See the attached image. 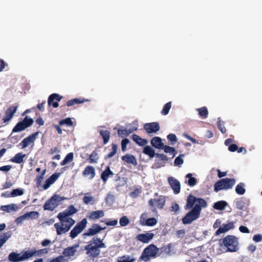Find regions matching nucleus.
<instances>
[{
    "mask_svg": "<svg viewBox=\"0 0 262 262\" xmlns=\"http://www.w3.org/2000/svg\"><path fill=\"white\" fill-rule=\"evenodd\" d=\"M84 248L88 256L92 259H94L100 255L101 249H105L106 246L103 242V238L101 239L97 236H94Z\"/></svg>",
    "mask_w": 262,
    "mask_h": 262,
    "instance_id": "obj_1",
    "label": "nucleus"
},
{
    "mask_svg": "<svg viewBox=\"0 0 262 262\" xmlns=\"http://www.w3.org/2000/svg\"><path fill=\"white\" fill-rule=\"evenodd\" d=\"M45 249L36 250L32 249L31 251H26L21 253H17L15 252H12L9 254L8 259L11 262H19L28 259L32 256H40L42 251Z\"/></svg>",
    "mask_w": 262,
    "mask_h": 262,
    "instance_id": "obj_2",
    "label": "nucleus"
},
{
    "mask_svg": "<svg viewBox=\"0 0 262 262\" xmlns=\"http://www.w3.org/2000/svg\"><path fill=\"white\" fill-rule=\"evenodd\" d=\"M196 205L202 209V208L207 207V203L204 199L198 198L192 194H189L187 197L186 203L184 206L185 210L192 209L194 206Z\"/></svg>",
    "mask_w": 262,
    "mask_h": 262,
    "instance_id": "obj_3",
    "label": "nucleus"
},
{
    "mask_svg": "<svg viewBox=\"0 0 262 262\" xmlns=\"http://www.w3.org/2000/svg\"><path fill=\"white\" fill-rule=\"evenodd\" d=\"M202 209L199 206H194L182 218V223L185 224H189L194 221L198 219L200 216Z\"/></svg>",
    "mask_w": 262,
    "mask_h": 262,
    "instance_id": "obj_4",
    "label": "nucleus"
},
{
    "mask_svg": "<svg viewBox=\"0 0 262 262\" xmlns=\"http://www.w3.org/2000/svg\"><path fill=\"white\" fill-rule=\"evenodd\" d=\"M235 183L233 178H224L218 181L215 183L214 190L215 192L223 189H229L232 188Z\"/></svg>",
    "mask_w": 262,
    "mask_h": 262,
    "instance_id": "obj_5",
    "label": "nucleus"
},
{
    "mask_svg": "<svg viewBox=\"0 0 262 262\" xmlns=\"http://www.w3.org/2000/svg\"><path fill=\"white\" fill-rule=\"evenodd\" d=\"M159 249L155 245L150 244L144 249L140 259L147 262L150 260V257H155Z\"/></svg>",
    "mask_w": 262,
    "mask_h": 262,
    "instance_id": "obj_6",
    "label": "nucleus"
},
{
    "mask_svg": "<svg viewBox=\"0 0 262 262\" xmlns=\"http://www.w3.org/2000/svg\"><path fill=\"white\" fill-rule=\"evenodd\" d=\"M65 199L66 198L64 196L54 194L45 202L43 209L45 210L53 211L58 206L59 203Z\"/></svg>",
    "mask_w": 262,
    "mask_h": 262,
    "instance_id": "obj_7",
    "label": "nucleus"
},
{
    "mask_svg": "<svg viewBox=\"0 0 262 262\" xmlns=\"http://www.w3.org/2000/svg\"><path fill=\"white\" fill-rule=\"evenodd\" d=\"M223 243L227 248V251L236 252L238 250L237 242L234 236H226L223 239Z\"/></svg>",
    "mask_w": 262,
    "mask_h": 262,
    "instance_id": "obj_8",
    "label": "nucleus"
},
{
    "mask_svg": "<svg viewBox=\"0 0 262 262\" xmlns=\"http://www.w3.org/2000/svg\"><path fill=\"white\" fill-rule=\"evenodd\" d=\"M88 224L86 219H83L80 222L77 223L75 226L70 232V236L72 238H75L79 234L81 233L85 229Z\"/></svg>",
    "mask_w": 262,
    "mask_h": 262,
    "instance_id": "obj_9",
    "label": "nucleus"
},
{
    "mask_svg": "<svg viewBox=\"0 0 262 262\" xmlns=\"http://www.w3.org/2000/svg\"><path fill=\"white\" fill-rule=\"evenodd\" d=\"M105 228V227H102L98 224H93L92 225L91 228L88 229L86 232L83 234V236H94L100 233L101 231L104 230Z\"/></svg>",
    "mask_w": 262,
    "mask_h": 262,
    "instance_id": "obj_10",
    "label": "nucleus"
},
{
    "mask_svg": "<svg viewBox=\"0 0 262 262\" xmlns=\"http://www.w3.org/2000/svg\"><path fill=\"white\" fill-rule=\"evenodd\" d=\"M147 213H143L140 217V223L142 226H153L157 223V220L155 217H150L147 219Z\"/></svg>",
    "mask_w": 262,
    "mask_h": 262,
    "instance_id": "obj_11",
    "label": "nucleus"
},
{
    "mask_svg": "<svg viewBox=\"0 0 262 262\" xmlns=\"http://www.w3.org/2000/svg\"><path fill=\"white\" fill-rule=\"evenodd\" d=\"M77 212V209L74 205H70L64 211L58 213L57 217L59 221H63L64 218L70 217Z\"/></svg>",
    "mask_w": 262,
    "mask_h": 262,
    "instance_id": "obj_12",
    "label": "nucleus"
},
{
    "mask_svg": "<svg viewBox=\"0 0 262 262\" xmlns=\"http://www.w3.org/2000/svg\"><path fill=\"white\" fill-rule=\"evenodd\" d=\"M148 205L151 207H154L156 206L159 209H162L165 203V196L163 195H160L157 199H151L148 201Z\"/></svg>",
    "mask_w": 262,
    "mask_h": 262,
    "instance_id": "obj_13",
    "label": "nucleus"
},
{
    "mask_svg": "<svg viewBox=\"0 0 262 262\" xmlns=\"http://www.w3.org/2000/svg\"><path fill=\"white\" fill-rule=\"evenodd\" d=\"M167 180L173 193L175 194H179L181 191V184L180 182L172 177H168Z\"/></svg>",
    "mask_w": 262,
    "mask_h": 262,
    "instance_id": "obj_14",
    "label": "nucleus"
},
{
    "mask_svg": "<svg viewBox=\"0 0 262 262\" xmlns=\"http://www.w3.org/2000/svg\"><path fill=\"white\" fill-rule=\"evenodd\" d=\"M62 98V96L57 93H53L50 95L48 98V105L52 106L54 108H57L59 106L58 102Z\"/></svg>",
    "mask_w": 262,
    "mask_h": 262,
    "instance_id": "obj_15",
    "label": "nucleus"
},
{
    "mask_svg": "<svg viewBox=\"0 0 262 262\" xmlns=\"http://www.w3.org/2000/svg\"><path fill=\"white\" fill-rule=\"evenodd\" d=\"M144 129L148 134L156 133L160 130V127L158 122H153L144 124Z\"/></svg>",
    "mask_w": 262,
    "mask_h": 262,
    "instance_id": "obj_16",
    "label": "nucleus"
},
{
    "mask_svg": "<svg viewBox=\"0 0 262 262\" xmlns=\"http://www.w3.org/2000/svg\"><path fill=\"white\" fill-rule=\"evenodd\" d=\"M54 226L56 230L57 235H61L66 233L69 231L72 227L67 223L64 225L62 222L55 223Z\"/></svg>",
    "mask_w": 262,
    "mask_h": 262,
    "instance_id": "obj_17",
    "label": "nucleus"
},
{
    "mask_svg": "<svg viewBox=\"0 0 262 262\" xmlns=\"http://www.w3.org/2000/svg\"><path fill=\"white\" fill-rule=\"evenodd\" d=\"M38 132H37L29 136L28 137L25 138L20 143L19 145L21 146V148H26L31 143H34L35 140L38 134Z\"/></svg>",
    "mask_w": 262,
    "mask_h": 262,
    "instance_id": "obj_18",
    "label": "nucleus"
},
{
    "mask_svg": "<svg viewBox=\"0 0 262 262\" xmlns=\"http://www.w3.org/2000/svg\"><path fill=\"white\" fill-rule=\"evenodd\" d=\"M18 106H11L8 108L5 112V116L3 118L4 123L8 122L13 117L16 113Z\"/></svg>",
    "mask_w": 262,
    "mask_h": 262,
    "instance_id": "obj_19",
    "label": "nucleus"
},
{
    "mask_svg": "<svg viewBox=\"0 0 262 262\" xmlns=\"http://www.w3.org/2000/svg\"><path fill=\"white\" fill-rule=\"evenodd\" d=\"M154 236L153 233L148 232L145 233L139 234L136 236L137 240L143 243H148Z\"/></svg>",
    "mask_w": 262,
    "mask_h": 262,
    "instance_id": "obj_20",
    "label": "nucleus"
},
{
    "mask_svg": "<svg viewBox=\"0 0 262 262\" xmlns=\"http://www.w3.org/2000/svg\"><path fill=\"white\" fill-rule=\"evenodd\" d=\"M82 175L89 179H93L96 175L95 168L91 165L86 166L82 172Z\"/></svg>",
    "mask_w": 262,
    "mask_h": 262,
    "instance_id": "obj_21",
    "label": "nucleus"
},
{
    "mask_svg": "<svg viewBox=\"0 0 262 262\" xmlns=\"http://www.w3.org/2000/svg\"><path fill=\"white\" fill-rule=\"evenodd\" d=\"M235 205L238 210H243L249 205V201L244 198L236 199L235 201Z\"/></svg>",
    "mask_w": 262,
    "mask_h": 262,
    "instance_id": "obj_22",
    "label": "nucleus"
},
{
    "mask_svg": "<svg viewBox=\"0 0 262 262\" xmlns=\"http://www.w3.org/2000/svg\"><path fill=\"white\" fill-rule=\"evenodd\" d=\"M60 175L59 173H54L52 175H51L49 178H48L46 181L45 183L43 185V188L45 190L47 189L49 187L53 184L56 180L58 179Z\"/></svg>",
    "mask_w": 262,
    "mask_h": 262,
    "instance_id": "obj_23",
    "label": "nucleus"
},
{
    "mask_svg": "<svg viewBox=\"0 0 262 262\" xmlns=\"http://www.w3.org/2000/svg\"><path fill=\"white\" fill-rule=\"evenodd\" d=\"M234 228V223L233 222H230L226 224H223V225L220 227L216 231L215 234L216 235H220L221 233H225L230 229Z\"/></svg>",
    "mask_w": 262,
    "mask_h": 262,
    "instance_id": "obj_24",
    "label": "nucleus"
},
{
    "mask_svg": "<svg viewBox=\"0 0 262 262\" xmlns=\"http://www.w3.org/2000/svg\"><path fill=\"white\" fill-rule=\"evenodd\" d=\"M114 175L113 172L111 170L109 166L105 167L104 171L101 174V179H102L104 184L106 183L108 178L113 177Z\"/></svg>",
    "mask_w": 262,
    "mask_h": 262,
    "instance_id": "obj_25",
    "label": "nucleus"
},
{
    "mask_svg": "<svg viewBox=\"0 0 262 262\" xmlns=\"http://www.w3.org/2000/svg\"><path fill=\"white\" fill-rule=\"evenodd\" d=\"M78 247V245H75L72 247H68L65 248L62 252L63 256L67 257L73 256L75 255L76 252V248Z\"/></svg>",
    "mask_w": 262,
    "mask_h": 262,
    "instance_id": "obj_26",
    "label": "nucleus"
},
{
    "mask_svg": "<svg viewBox=\"0 0 262 262\" xmlns=\"http://www.w3.org/2000/svg\"><path fill=\"white\" fill-rule=\"evenodd\" d=\"M133 140L138 145L143 146L148 143V141L146 139H142L140 136L136 134H134L132 136Z\"/></svg>",
    "mask_w": 262,
    "mask_h": 262,
    "instance_id": "obj_27",
    "label": "nucleus"
},
{
    "mask_svg": "<svg viewBox=\"0 0 262 262\" xmlns=\"http://www.w3.org/2000/svg\"><path fill=\"white\" fill-rule=\"evenodd\" d=\"M88 101V99H86L84 98H76L68 100L66 103V105L68 106H74L76 104L83 103Z\"/></svg>",
    "mask_w": 262,
    "mask_h": 262,
    "instance_id": "obj_28",
    "label": "nucleus"
},
{
    "mask_svg": "<svg viewBox=\"0 0 262 262\" xmlns=\"http://www.w3.org/2000/svg\"><path fill=\"white\" fill-rule=\"evenodd\" d=\"M151 144L154 147L158 149L163 148L164 144L162 142V139L159 137H155L151 140Z\"/></svg>",
    "mask_w": 262,
    "mask_h": 262,
    "instance_id": "obj_29",
    "label": "nucleus"
},
{
    "mask_svg": "<svg viewBox=\"0 0 262 262\" xmlns=\"http://www.w3.org/2000/svg\"><path fill=\"white\" fill-rule=\"evenodd\" d=\"M99 159V157L97 152L94 150L89 156V158L86 160L90 164H96L98 163Z\"/></svg>",
    "mask_w": 262,
    "mask_h": 262,
    "instance_id": "obj_30",
    "label": "nucleus"
},
{
    "mask_svg": "<svg viewBox=\"0 0 262 262\" xmlns=\"http://www.w3.org/2000/svg\"><path fill=\"white\" fill-rule=\"evenodd\" d=\"M104 215V211L101 210H99L90 212L89 218L92 220H96L103 217Z\"/></svg>",
    "mask_w": 262,
    "mask_h": 262,
    "instance_id": "obj_31",
    "label": "nucleus"
},
{
    "mask_svg": "<svg viewBox=\"0 0 262 262\" xmlns=\"http://www.w3.org/2000/svg\"><path fill=\"white\" fill-rule=\"evenodd\" d=\"M18 209L17 206L15 204H10L7 205H3L0 207L2 211L7 212H10L11 211H16Z\"/></svg>",
    "mask_w": 262,
    "mask_h": 262,
    "instance_id": "obj_32",
    "label": "nucleus"
},
{
    "mask_svg": "<svg viewBox=\"0 0 262 262\" xmlns=\"http://www.w3.org/2000/svg\"><path fill=\"white\" fill-rule=\"evenodd\" d=\"M91 193L90 192H88L85 194V196L82 199L83 203L84 204L93 205L95 203V198L93 196H91Z\"/></svg>",
    "mask_w": 262,
    "mask_h": 262,
    "instance_id": "obj_33",
    "label": "nucleus"
},
{
    "mask_svg": "<svg viewBox=\"0 0 262 262\" xmlns=\"http://www.w3.org/2000/svg\"><path fill=\"white\" fill-rule=\"evenodd\" d=\"M122 160L134 165H137V160L132 155L126 154L122 157Z\"/></svg>",
    "mask_w": 262,
    "mask_h": 262,
    "instance_id": "obj_34",
    "label": "nucleus"
},
{
    "mask_svg": "<svg viewBox=\"0 0 262 262\" xmlns=\"http://www.w3.org/2000/svg\"><path fill=\"white\" fill-rule=\"evenodd\" d=\"M11 235V231L4 232L0 234V248L6 243Z\"/></svg>",
    "mask_w": 262,
    "mask_h": 262,
    "instance_id": "obj_35",
    "label": "nucleus"
},
{
    "mask_svg": "<svg viewBox=\"0 0 262 262\" xmlns=\"http://www.w3.org/2000/svg\"><path fill=\"white\" fill-rule=\"evenodd\" d=\"M60 152V149L59 148L57 147H54L50 149V150L48 152V154L50 155H52L55 153H56L57 154L54 155L52 157V160H59L61 158V156L59 155V152Z\"/></svg>",
    "mask_w": 262,
    "mask_h": 262,
    "instance_id": "obj_36",
    "label": "nucleus"
},
{
    "mask_svg": "<svg viewBox=\"0 0 262 262\" xmlns=\"http://www.w3.org/2000/svg\"><path fill=\"white\" fill-rule=\"evenodd\" d=\"M26 157L25 154H23L22 152H18L12 158L10 159V161L20 164L24 161V158Z\"/></svg>",
    "mask_w": 262,
    "mask_h": 262,
    "instance_id": "obj_37",
    "label": "nucleus"
},
{
    "mask_svg": "<svg viewBox=\"0 0 262 262\" xmlns=\"http://www.w3.org/2000/svg\"><path fill=\"white\" fill-rule=\"evenodd\" d=\"M143 153L149 156L150 158H152L156 156L155 150L150 146H145L142 151Z\"/></svg>",
    "mask_w": 262,
    "mask_h": 262,
    "instance_id": "obj_38",
    "label": "nucleus"
},
{
    "mask_svg": "<svg viewBox=\"0 0 262 262\" xmlns=\"http://www.w3.org/2000/svg\"><path fill=\"white\" fill-rule=\"evenodd\" d=\"M100 135L103 138V144H106L108 143L110 138V132L105 129H101L99 132Z\"/></svg>",
    "mask_w": 262,
    "mask_h": 262,
    "instance_id": "obj_39",
    "label": "nucleus"
},
{
    "mask_svg": "<svg viewBox=\"0 0 262 262\" xmlns=\"http://www.w3.org/2000/svg\"><path fill=\"white\" fill-rule=\"evenodd\" d=\"M227 203L225 201H220L214 203L213 208L219 210H224L227 206Z\"/></svg>",
    "mask_w": 262,
    "mask_h": 262,
    "instance_id": "obj_40",
    "label": "nucleus"
},
{
    "mask_svg": "<svg viewBox=\"0 0 262 262\" xmlns=\"http://www.w3.org/2000/svg\"><path fill=\"white\" fill-rule=\"evenodd\" d=\"M136 258L128 255L120 256L117 259V262H134Z\"/></svg>",
    "mask_w": 262,
    "mask_h": 262,
    "instance_id": "obj_41",
    "label": "nucleus"
},
{
    "mask_svg": "<svg viewBox=\"0 0 262 262\" xmlns=\"http://www.w3.org/2000/svg\"><path fill=\"white\" fill-rule=\"evenodd\" d=\"M185 177L188 179L187 183L190 187L194 186L196 184L197 180L195 178L192 177V173H189L187 174Z\"/></svg>",
    "mask_w": 262,
    "mask_h": 262,
    "instance_id": "obj_42",
    "label": "nucleus"
},
{
    "mask_svg": "<svg viewBox=\"0 0 262 262\" xmlns=\"http://www.w3.org/2000/svg\"><path fill=\"white\" fill-rule=\"evenodd\" d=\"M74 159V155L73 152H69L68 154L65 157L63 160H62L60 164L61 166H63L66 165L67 164L72 162Z\"/></svg>",
    "mask_w": 262,
    "mask_h": 262,
    "instance_id": "obj_43",
    "label": "nucleus"
},
{
    "mask_svg": "<svg viewBox=\"0 0 262 262\" xmlns=\"http://www.w3.org/2000/svg\"><path fill=\"white\" fill-rule=\"evenodd\" d=\"M245 184L239 183L235 187V192L239 195H243L245 193Z\"/></svg>",
    "mask_w": 262,
    "mask_h": 262,
    "instance_id": "obj_44",
    "label": "nucleus"
},
{
    "mask_svg": "<svg viewBox=\"0 0 262 262\" xmlns=\"http://www.w3.org/2000/svg\"><path fill=\"white\" fill-rule=\"evenodd\" d=\"M200 116L202 119H205L208 117V112L206 107L204 106L197 109Z\"/></svg>",
    "mask_w": 262,
    "mask_h": 262,
    "instance_id": "obj_45",
    "label": "nucleus"
},
{
    "mask_svg": "<svg viewBox=\"0 0 262 262\" xmlns=\"http://www.w3.org/2000/svg\"><path fill=\"white\" fill-rule=\"evenodd\" d=\"M59 123L61 126L64 125L69 127L73 126V122H72L71 118L70 117L59 120Z\"/></svg>",
    "mask_w": 262,
    "mask_h": 262,
    "instance_id": "obj_46",
    "label": "nucleus"
},
{
    "mask_svg": "<svg viewBox=\"0 0 262 262\" xmlns=\"http://www.w3.org/2000/svg\"><path fill=\"white\" fill-rule=\"evenodd\" d=\"M39 216V213L37 211L28 212L23 215V217H30L31 219H36Z\"/></svg>",
    "mask_w": 262,
    "mask_h": 262,
    "instance_id": "obj_47",
    "label": "nucleus"
},
{
    "mask_svg": "<svg viewBox=\"0 0 262 262\" xmlns=\"http://www.w3.org/2000/svg\"><path fill=\"white\" fill-rule=\"evenodd\" d=\"M164 150V152L166 153H171L172 154V158L175 157L177 152L174 148L172 147H170L168 145H163V148Z\"/></svg>",
    "mask_w": 262,
    "mask_h": 262,
    "instance_id": "obj_48",
    "label": "nucleus"
},
{
    "mask_svg": "<svg viewBox=\"0 0 262 262\" xmlns=\"http://www.w3.org/2000/svg\"><path fill=\"white\" fill-rule=\"evenodd\" d=\"M117 132L118 136L121 138H123L125 136H127L132 133L130 130H127L126 128L118 129Z\"/></svg>",
    "mask_w": 262,
    "mask_h": 262,
    "instance_id": "obj_49",
    "label": "nucleus"
},
{
    "mask_svg": "<svg viewBox=\"0 0 262 262\" xmlns=\"http://www.w3.org/2000/svg\"><path fill=\"white\" fill-rule=\"evenodd\" d=\"M171 107V102H168L166 103L163 106L162 110L161 111V114L163 115H166L168 114L169 110Z\"/></svg>",
    "mask_w": 262,
    "mask_h": 262,
    "instance_id": "obj_50",
    "label": "nucleus"
},
{
    "mask_svg": "<svg viewBox=\"0 0 262 262\" xmlns=\"http://www.w3.org/2000/svg\"><path fill=\"white\" fill-rule=\"evenodd\" d=\"M112 151L106 155V156L105 157V159L111 158L116 154L118 149L117 145L116 144L113 143L112 144Z\"/></svg>",
    "mask_w": 262,
    "mask_h": 262,
    "instance_id": "obj_51",
    "label": "nucleus"
},
{
    "mask_svg": "<svg viewBox=\"0 0 262 262\" xmlns=\"http://www.w3.org/2000/svg\"><path fill=\"white\" fill-rule=\"evenodd\" d=\"M46 172V170L44 169L42 170L41 174L40 175H37L35 178V181L36 183L37 186L38 187L40 185L41 181L43 178V176L45 174Z\"/></svg>",
    "mask_w": 262,
    "mask_h": 262,
    "instance_id": "obj_52",
    "label": "nucleus"
},
{
    "mask_svg": "<svg viewBox=\"0 0 262 262\" xmlns=\"http://www.w3.org/2000/svg\"><path fill=\"white\" fill-rule=\"evenodd\" d=\"M217 127L221 132L223 134H225L226 132V129L224 126V122L222 121L220 118L217 121Z\"/></svg>",
    "mask_w": 262,
    "mask_h": 262,
    "instance_id": "obj_53",
    "label": "nucleus"
},
{
    "mask_svg": "<svg viewBox=\"0 0 262 262\" xmlns=\"http://www.w3.org/2000/svg\"><path fill=\"white\" fill-rule=\"evenodd\" d=\"M25 128L24 127L21 122L20 121L18 122L16 125L13 127L12 129V133L19 132L25 130Z\"/></svg>",
    "mask_w": 262,
    "mask_h": 262,
    "instance_id": "obj_54",
    "label": "nucleus"
},
{
    "mask_svg": "<svg viewBox=\"0 0 262 262\" xmlns=\"http://www.w3.org/2000/svg\"><path fill=\"white\" fill-rule=\"evenodd\" d=\"M23 194L24 190L22 188L15 189L11 191V195H12L13 197L20 196Z\"/></svg>",
    "mask_w": 262,
    "mask_h": 262,
    "instance_id": "obj_55",
    "label": "nucleus"
},
{
    "mask_svg": "<svg viewBox=\"0 0 262 262\" xmlns=\"http://www.w3.org/2000/svg\"><path fill=\"white\" fill-rule=\"evenodd\" d=\"M129 223V220L126 216H123L119 221V224L121 227L127 226Z\"/></svg>",
    "mask_w": 262,
    "mask_h": 262,
    "instance_id": "obj_56",
    "label": "nucleus"
},
{
    "mask_svg": "<svg viewBox=\"0 0 262 262\" xmlns=\"http://www.w3.org/2000/svg\"><path fill=\"white\" fill-rule=\"evenodd\" d=\"M21 121L27 126V127L31 126L34 122L33 119L31 118H29L28 116H26Z\"/></svg>",
    "mask_w": 262,
    "mask_h": 262,
    "instance_id": "obj_57",
    "label": "nucleus"
},
{
    "mask_svg": "<svg viewBox=\"0 0 262 262\" xmlns=\"http://www.w3.org/2000/svg\"><path fill=\"white\" fill-rule=\"evenodd\" d=\"M167 139L171 142V144L173 145L178 140L175 134H170L167 136Z\"/></svg>",
    "mask_w": 262,
    "mask_h": 262,
    "instance_id": "obj_58",
    "label": "nucleus"
},
{
    "mask_svg": "<svg viewBox=\"0 0 262 262\" xmlns=\"http://www.w3.org/2000/svg\"><path fill=\"white\" fill-rule=\"evenodd\" d=\"M50 262H67L64 256L59 255L55 258L52 259Z\"/></svg>",
    "mask_w": 262,
    "mask_h": 262,
    "instance_id": "obj_59",
    "label": "nucleus"
},
{
    "mask_svg": "<svg viewBox=\"0 0 262 262\" xmlns=\"http://www.w3.org/2000/svg\"><path fill=\"white\" fill-rule=\"evenodd\" d=\"M60 221L62 223L65 222V223H67L68 224L70 225L71 226H72L75 223V220L70 217L64 218L63 221Z\"/></svg>",
    "mask_w": 262,
    "mask_h": 262,
    "instance_id": "obj_60",
    "label": "nucleus"
},
{
    "mask_svg": "<svg viewBox=\"0 0 262 262\" xmlns=\"http://www.w3.org/2000/svg\"><path fill=\"white\" fill-rule=\"evenodd\" d=\"M129 141L128 139L125 138L121 141V148L123 151H125L126 150V145L128 144Z\"/></svg>",
    "mask_w": 262,
    "mask_h": 262,
    "instance_id": "obj_61",
    "label": "nucleus"
},
{
    "mask_svg": "<svg viewBox=\"0 0 262 262\" xmlns=\"http://www.w3.org/2000/svg\"><path fill=\"white\" fill-rule=\"evenodd\" d=\"M183 155H181L180 156L176 158L174 161L175 165H181L183 163V160L181 158V157H183Z\"/></svg>",
    "mask_w": 262,
    "mask_h": 262,
    "instance_id": "obj_62",
    "label": "nucleus"
},
{
    "mask_svg": "<svg viewBox=\"0 0 262 262\" xmlns=\"http://www.w3.org/2000/svg\"><path fill=\"white\" fill-rule=\"evenodd\" d=\"M60 126H61V125H60L59 123L58 124H53L52 125V127L55 128L57 130V133L59 135H61L62 134V130Z\"/></svg>",
    "mask_w": 262,
    "mask_h": 262,
    "instance_id": "obj_63",
    "label": "nucleus"
},
{
    "mask_svg": "<svg viewBox=\"0 0 262 262\" xmlns=\"http://www.w3.org/2000/svg\"><path fill=\"white\" fill-rule=\"evenodd\" d=\"M156 156L161 161H167L168 160L167 157L166 155L162 154H156Z\"/></svg>",
    "mask_w": 262,
    "mask_h": 262,
    "instance_id": "obj_64",
    "label": "nucleus"
}]
</instances>
